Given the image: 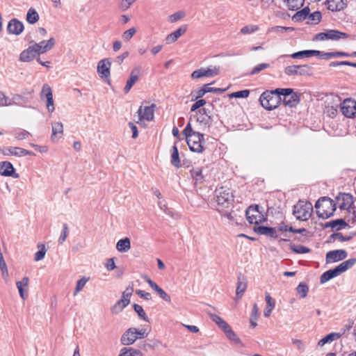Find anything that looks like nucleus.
I'll return each mask as SVG.
<instances>
[{
    "label": "nucleus",
    "mask_w": 356,
    "mask_h": 356,
    "mask_svg": "<svg viewBox=\"0 0 356 356\" xmlns=\"http://www.w3.org/2000/svg\"><path fill=\"white\" fill-rule=\"evenodd\" d=\"M37 54L38 53L31 44L21 52L19 60L22 62H30L35 58Z\"/></svg>",
    "instance_id": "obj_25"
},
{
    "label": "nucleus",
    "mask_w": 356,
    "mask_h": 356,
    "mask_svg": "<svg viewBox=\"0 0 356 356\" xmlns=\"http://www.w3.org/2000/svg\"><path fill=\"white\" fill-rule=\"evenodd\" d=\"M3 154L7 156H15L17 157H22L27 155H35L33 152L19 147H3Z\"/></svg>",
    "instance_id": "obj_15"
},
{
    "label": "nucleus",
    "mask_w": 356,
    "mask_h": 356,
    "mask_svg": "<svg viewBox=\"0 0 356 356\" xmlns=\"http://www.w3.org/2000/svg\"><path fill=\"white\" fill-rule=\"evenodd\" d=\"M197 121L203 123L204 125L210 127L212 122V118L209 115H206V116H204L200 114V117L197 118Z\"/></svg>",
    "instance_id": "obj_60"
},
{
    "label": "nucleus",
    "mask_w": 356,
    "mask_h": 356,
    "mask_svg": "<svg viewBox=\"0 0 356 356\" xmlns=\"http://www.w3.org/2000/svg\"><path fill=\"white\" fill-rule=\"evenodd\" d=\"M143 279L156 293H158L161 289V288L156 282L152 281L147 275H145Z\"/></svg>",
    "instance_id": "obj_58"
},
{
    "label": "nucleus",
    "mask_w": 356,
    "mask_h": 356,
    "mask_svg": "<svg viewBox=\"0 0 356 356\" xmlns=\"http://www.w3.org/2000/svg\"><path fill=\"white\" fill-rule=\"evenodd\" d=\"M280 97L284 106L296 107L300 102L299 95L291 88H280Z\"/></svg>",
    "instance_id": "obj_8"
},
{
    "label": "nucleus",
    "mask_w": 356,
    "mask_h": 356,
    "mask_svg": "<svg viewBox=\"0 0 356 356\" xmlns=\"http://www.w3.org/2000/svg\"><path fill=\"white\" fill-rule=\"evenodd\" d=\"M39 18L37 11L33 8H29L26 14V21L31 24H34L39 20Z\"/></svg>",
    "instance_id": "obj_36"
},
{
    "label": "nucleus",
    "mask_w": 356,
    "mask_h": 356,
    "mask_svg": "<svg viewBox=\"0 0 356 356\" xmlns=\"http://www.w3.org/2000/svg\"><path fill=\"white\" fill-rule=\"evenodd\" d=\"M315 208L319 218L327 219L334 214L337 207L334 200L322 197L316 202Z\"/></svg>",
    "instance_id": "obj_2"
},
{
    "label": "nucleus",
    "mask_w": 356,
    "mask_h": 356,
    "mask_svg": "<svg viewBox=\"0 0 356 356\" xmlns=\"http://www.w3.org/2000/svg\"><path fill=\"white\" fill-rule=\"evenodd\" d=\"M220 72V67L216 66H210L207 68H200L195 70L191 74L193 79H199L203 76L213 77L218 75Z\"/></svg>",
    "instance_id": "obj_13"
},
{
    "label": "nucleus",
    "mask_w": 356,
    "mask_h": 356,
    "mask_svg": "<svg viewBox=\"0 0 356 356\" xmlns=\"http://www.w3.org/2000/svg\"><path fill=\"white\" fill-rule=\"evenodd\" d=\"M348 34L335 29H327L325 32H321L314 36V41L334 40L346 39Z\"/></svg>",
    "instance_id": "obj_7"
},
{
    "label": "nucleus",
    "mask_w": 356,
    "mask_h": 356,
    "mask_svg": "<svg viewBox=\"0 0 356 356\" xmlns=\"http://www.w3.org/2000/svg\"><path fill=\"white\" fill-rule=\"evenodd\" d=\"M342 273L339 266H337L333 269L328 270L323 273L320 277V282L324 284L330 280L339 276Z\"/></svg>",
    "instance_id": "obj_24"
},
{
    "label": "nucleus",
    "mask_w": 356,
    "mask_h": 356,
    "mask_svg": "<svg viewBox=\"0 0 356 356\" xmlns=\"http://www.w3.org/2000/svg\"><path fill=\"white\" fill-rule=\"evenodd\" d=\"M330 226L332 228H335L337 230L345 228L347 226V223L343 219H337L332 220L329 223Z\"/></svg>",
    "instance_id": "obj_49"
},
{
    "label": "nucleus",
    "mask_w": 356,
    "mask_h": 356,
    "mask_svg": "<svg viewBox=\"0 0 356 356\" xmlns=\"http://www.w3.org/2000/svg\"><path fill=\"white\" fill-rule=\"evenodd\" d=\"M133 289L132 288H127L124 291H123L122 295V300H124V301H127V304L129 305L130 302V296L132 294Z\"/></svg>",
    "instance_id": "obj_62"
},
{
    "label": "nucleus",
    "mask_w": 356,
    "mask_h": 356,
    "mask_svg": "<svg viewBox=\"0 0 356 356\" xmlns=\"http://www.w3.org/2000/svg\"><path fill=\"white\" fill-rule=\"evenodd\" d=\"M326 7L332 12H337L343 10L347 5L346 0H326Z\"/></svg>",
    "instance_id": "obj_23"
},
{
    "label": "nucleus",
    "mask_w": 356,
    "mask_h": 356,
    "mask_svg": "<svg viewBox=\"0 0 356 356\" xmlns=\"http://www.w3.org/2000/svg\"><path fill=\"white\" fill-rule=\"evenodd\" d=\"M88 280L89 278L83 277L81 279L79 280L76 282V285L74 291V296L76 295L79 291H81L83 289Z\"/></svg>",
    "instance_id": "obj_53"
},
{
    "label": "nucleus",
    "mask_w": 356,
    "mask_h": 356,
    "mask_svg": "<svg viewBox=\"0 0 356 356\" xmlns=\"http://www.w3.org/2000/svg\"><path fill=\"white\" fill-rule=\"evenodd\" d=\"M156 108V104H152L150 106H140L138 110V121H152L154 118V111Z\"/></svg>",
    "instance_id": "obj_11"
},
{
    "label": "nucleus",
    "mask_w": 356,
    "mask_h": 356,
    "mask_svg": "<svg viewBox=\"0 0 356 356\" xmlns=\"http://www.w3.org/2000/svg\"><path fill=\"white\" fill-rule=\"evenodd\" d=\"M269 67V64L268 63H261L255 66L251 71L250 74L254 75L258 74L263 70H265Z\"/></svg>",
    "instance_id": "obj_61"
},
{
    "label": "nucleus",
    "mask_w": 356,
    "mask_h": 356,
    "mask_svg": "<svg viewBox=\"0 0 356 356\" xmlns=\"http://www.w3.org/2000/svg\"><path fill=\"white\" fill-rule=\"evenodd\" d=\"M296 291H297L298 294L300 296V297L301 298H304L307 295V293L309 291V288L307 284L301 282L298 285V286L296 288Z\"/></svg>",
    "instance_id": "obj_48"
},
{
    "label": "nucleus",
    "mask_w": 356,
    "mask_h": 356,
    "mask_svg": "<svg viewBox=\"0 0 356 356\" xmlns=\"http://www.w3.org/2000/svg\"><path fill=\"white\" fill-rule=\"evenodd\" d=\"M137 30L135 27L130 28L129 29L123 32L122 38L125 41H129L136 33Z\"/></svg>",
    "instance_id": "obj_55"
},
{
    "label": "nucleus",
    "mask_w": 356,
    "mask_h": 356,
    "mask_svg": "<svg viewBox=\"0 0 356 356\" xmlns=\"http://www.w3.org/2000/svg\"><path fill=\"white\" fill-rule=\"evenodd\" d=\"M247 289V280L241 273L238 276L237 287L236 295L238 298H241L245 291Z\"/></svg>",
    "instance_id": "obj_28"
},
{
    "label": "nucleus",
    "mask_w": 356,
    "mask_h": 356,
    "mask_svg": "<svg viewBox=\"0 0 356 356\" xmlns=\"http://www.w3.org/2000/svg\"><path fill=\"white\" fill-rule=\"evenodd\" d=\"M52 134L51 140H54V138L58 135H62L63 133V125L61 122H56L51 124Z\"/></svg>",
    "instance_id": "obj_41"
},
{
    "label": "nucleus",
    "mask_w": 356,
    "mask_h": 356,
    "mask_svg": "<svg viewBox=\"0 0 356 356\" xmlns=\"http://www.w3.org/2000/svg\"><path fill=\"white\" fill-rule=\"evenodd\" d=\"M55 44V39L49 38L48 40H42L40 42H34L32 46L38 55L44 54L51 50Z\"/></svg>",
    "instance_id": "obj_16"
},
{
    "label": "nucleus",
    "mask_w": 356,
    "mask_h": 356,
    "mask_svg": "<svg viewBox=\"0 0 356 356\" xmlns=\"http://www.w3.org/2000/svg\"><path fill=\"white\" fill-rule=\"evenodd\" d=\"M290 249L293 252L298 253V254L308 253L311 251V250L309 248H308L307 247L303 246V245L296 246L294 245H291L290 246Z\"/></svg>",
    "instance_id": "obj_51"
},
{
    "label": "nucleus",
    "mask_w": 356,
    "mask_h": 356,
    "mask_svg": "<svg viewBox=\"0 0 356 356\" xmlns=\"http://www.w3.org/2000/svg\"><path fill=\"white\" fill-rule=\"evenodd\" d=\"M157 294L159 296V297L166 302L170 303L171 302V297L163 289H161Z\"/></svg>",
    "instance_id": "obj_63"
},
{
    "label": "nucleus",
    "mask_w": 356,
    "mask_h": 356,
    "mask_svg": "<svg viewBox=\"0 0 356 356\" xmlns=\"http://www.w3.org/2000/svg\"><path fill=\"white\" fill-rule=\"evenodd\" d=\"M131 248V242L129 238L120 239L117 242L116 249L120 252H127Z\"/></svg>",
    "instance_id": "obj_31"
},
{
    "label": "nucleus",
    "mask_w": 356,
    "mask_h": 356,
    "mask_svg": "<svg viewBox=\"0 0 356 356\" xmlns=\"http://www.w3.org/2000/svg\"><path fill=\"white\" fill-rule=\"evenodd\" d=\"M187 144L192 152L201 153L204 150L203 144L204 143V135L200 133L191 136L186 139Z\"/></svg>",
    "instance_id": "obj_9"
},
{
    "label": "nucleus",
    "mask_w": 356,
    "mask_h": 356,
    "mask_svg": "<svg viewBox=\"0 0 356 356\" xmlns=\"http://www.w3.org/2000/svg\"><path fill=\"white\" fill-rule=\"evenodd\" d=\"M352 238H353V236H351V235L343 236V234L341 232L334 233V234H331L330 236V241L331 240H332L334 241H339L341 242L348 241H350Z\"/></svg>",
    "instance_id": "obj_44"
},
{
    "label": "nucleus",
    "mask_w": 356,
    "mask_h": 356,
    "mask_svg": "<svg viewBox=\"0 0 356 356\" xmlns=\"http://www.w3.org/2000/svg\"><path fill=\"white\" fill-rule=\"evenodd\" d=\"M147 336L145 329L138 330L136 327L129 328L122 335L120 341L124 346H129L133 344L137 339H142Z\"/></svg>",
    "instance_id": "obj_4"
},
{
    "label": "nucleus",
    "mask_w": 356,
    "mask_h": 356,
    "mask_svg": "<svg viewBox=\"0 0 356 356\" xmlns=\"http://www.w3.org/2000/svg\"><path fill=\"white\" fill-rule=\"evenodd\" d=\"M341 111L346 118L356 117V100L350 98L344 99L341 104Z\"/></svg>",
    "instance_id": "obj_10"
},
{
    "label": "nucleus",
    "mask_w": 356,
    "mask_h": 356,
    "mask_svg": "<svg viewBox=\"0 0 356 356\" xmlns=\"http://www.w3.org/2000/svg\"><path fill=\"white\" fill-rule=\"evenodd\" d=\"M111 62L109 58H104L100 60L97 63V71L99 76L103 79H107L110 77V68Z\"/></svg>",
    "instance_id": "obj_14"
},
{
    "label": "nucleus",
    "mask_w": 356,
    "mask_h": 356,
    "mask_svg": "<svg viewBox=\"0 0 356 356\" xmlns=\"http://www.w3.org/2000/svg\"><path fill=\"white\" fill-rule=\"evenodd\" d=\"M209 316L210 318L213 322H215L222 330L228 328V326H229V325L226 321H225L221 317L215 314H210Z\"/></svg>",
    "instance_id": "obj_37"
},
{
    "label": "nucleus",
    "mask_w": 356,
    "mask_h": 356,
    "mask_svg": "<svg viewBox=\"0 0 356 356\" xmlns=\"http://www.w3.org/2000/svg\"><path fill=\"white\" fill-rule=\"evenodd\" d=\"M250 91L248 90H243L232 92L229 95L231 98H246L248 97Z\"/></svg>",
    "instance_id": "obj_56"
},
{
    "label": "nucleus",
    "mask_w": 356,
    "mask_h": 356,
    "mask_svg": "<svg viewBox=\"0 0 356 356\" xmlns=\"http://www.w3.org/2000/svg\"><path fill=\"white\" fill-rule=\"evenodd\" d=\"M69 234L68 225L65 223L63 225V229L58 238V243L62 245L66 240Z\"/></svg>",
    "instance_id": "obj_54"
},
{
    "label": "nucleus",
    "mask_w": 356,
    "mask_h": 356,
    "mask_svg": "<svg viewBox=\"0 0 356 356\" xmlns=\"http://www.w3.org/2000/svg\"><path fill=\"white\" fill-rule=\"evenodd\" d=\"M313 207L310 202L299 201L293 207V215L298 220H308L312 213Z\"/></svg>",
    "instance_id": "obj_6"
},
{
    "label": "nucleus",
    "mask_w": 356,
    "mask_h": 356,
    "mask_svg": "<svg viewBox=\"0 0 356 356\" xmlns=\"http://www.w3.org/2000/svg\"><path fill=\"white\" fill-rule=\"evenodd\" d=\"M265 299L267 305L264 311V315L265 317H268L270 315L273 309L275 307V300L270 297V294L268 293H266L265 295Z\"/></svg>",
    "instance_id": "obj_30"
},
{
    "label": "nucleus",
    "mask_w": 356,
    "mask_h": 356,
    "mask_svg": "<svg viewBox=\"0 0 356 356\" xmlns=\"http://www.w3.org/2000/svg\"><path fill=\"white\" fill-rule=\"evenodd\" d=\"M29 284V278L28 277H24L21 281H17L16 282V286L18 289L19 296L24 300H26L28 298L27 293L25 292L24 288H28Z\"/></svg>",
    "instance_id": "obj_27"
},
{
    "label": "nucleus",
    "mask_w": 356,
    "mask_h": 356,
    "mask_svg": "<svg viewBox=\"0 0 356 356\" xmlns=\"http://www.w3.org/2000/svg\"><path fill=\"white\" fill-rule=\"evenodd\" d=\"M356 264V257L350 258L346 261H343L339 266L342 271L344 273L347 270L351 268Z\"/></svg>",
    "instance_id": "obj_45"
},
{
    "label": "nucleus",
    "mask_w": 356,
    "mask_h": 356,
    "mask_svg": "<svg viewBox=\"0 0 356 356\" xmlns=\"http://www.w3.org/2000/svg\"><path fill=\"white\" fill-rule=\"evenodd\" d=\"M38 248L39 249V250L36 252L34 255V260L35 261L42 260L47 252V249L44 244L39 243L38 245Z\"/></svg>",
    "instance_id": "obj_42"
},
{
    "label": "nucleus",
    "mask_w": 356,
    "mask_h": 356,
    "mask_svg": "<svg viewBox=\"0 0 356 356\" xmlns=\"http://www.w3.org/2000/svg\"><path fill=\"white\" fill-rule=\"evenodd\" d=\"M309 9L308 7H305L300 11H298L292 17V19L298 22L305 19L308 17Z\"/></svg>",
    "instance_id": "obj_38"
},
{
    "label": "nucleus",
    "mask_w": 356,
    "mask_h": 356,
    "mask_svg": "<svg viewBox=\"0 0 356 356\" xmlns=\"http://www.w3.org/2000/svg\"><path fill=\"white\" fill-rule=\"evenodd\" d=\"M24 28L23 23L15 18L10 20L7 26L8 33L16 35L21 34Z\"/></svg>",
    "instance_id": "obj_21"
},
{
    "label": "nucleus",
    "mask_w": 356,
    "mask_h": 356,
    "mask_svg": "<svg viewBox=\"0 0 356 356\" xmlns=\"http://www.w3.org/2000/svg\"><path fill=\"white\" fill-rule=\"evenodd\" d=\"M187 31V25L181 26L179 29L172 32L165 38L168 44L175 42L180 36L185 33Z\"/></svg>",
    "instance_id": "obj_26"
},
{
    "label": "nucleus",
    "mask_w": 356,
    "mask_h": 356,
    "mask_svg": "<svg viewBox=\"0 0 356 356\" xmlns=\"http://www.w3.org/2000/svg\"><path fill=\"white\" fill-rule=\"evenodd\" d=\"M280 92V88L264 92L259 98L261 106L269 111L276 108L282 102Z\"/></svg>",
    "instance_id": "obj_3"
},
{
    "label": "nucleus",
    "mask_w": 356,
    "mask_h": 356,
    "mask_svg": "<svg viewBox=\"0 0 356 356\" xmlns=\"http://www.w3.org/2000/svg\"><path fill=\"white\" fill-rule=\"evenodd\" d=\"M223 332L225 333L227 337L234 341V343H241L240 339L236 336V334L234 333V332L232 330V327L228 326V328H226L223 330Z\"/></svg>",
    "instance_id": "obj_46"
},
{
    "label": "nucleus",
    "mask_w": 356,
    "mask_h": 356,
    "mask_svg": "<svg viewBox=\"0 0 356 356\" xmlns=\"http://www.w3.org/2000/svg\"><path fill=\"white\" fill-rule=\"evenodd\" d=\"M0 175L4 177L18 178L19 174L15 172L13 164L9 161L0 162Z\"/></svg>",
    "instance_id": "obj_19"
},
{
    "label": "nucleus",
    "mask_w": 356,
    "mask_h": 356,
    "mask_svg": "<svg viewBox=\"0 0 356 356\" xmlns=\"http://www.w3.org/2000/svg\"><path fill=\"white\" fill-rule=\"evenodd\" d=\"M127 305V301L120 299L111 308V311L113 314H117Z\"/></svg>",
    "instance_id": "obj_39"
},
{
    "label": "nucleus",
    "mask_w": 356,
    "mask_h": 356,
    "mask_svg": "<svg viewBox=\"0 0 356 356\" xmlns=\"http://www.w3.org/2000/svg\"><path fill=\"white\" fill-rule=\"evenodd\" d=\"M309 22L312 24H316L321 19V13L318 11L314 12L308 15Z\"/></svg>",
    "instance_id": "obj_52"
},
{
    "label": "nucleus",
    "mask_w": 356,
    "mask_h": 356,
    "mask_svg": "<svg viewBox=\"0 0 356 356\" xmlns=\"http://www.w3.org/2000/svg\"><path fill=\"white\" fill-rule=\"evenodd\" d=\"M215 199L217 204L216 210L227 219L233 220L232 209L234 206V196L231 189L221 187L215 191Z\"/></svg>",
    "instance_id": "obj_1"
},
{
    "label": "nucleus",
    "mask_w": 356,
    "mask_h": 356,
    "mask_svg": "<svg viewBox=\"0 0 356 356\" xmlns=\"http://www.w3.org/2000/svg\"><path fill=\"white\" fill-rule=\"evenodd\" d=\"M136 0H122L120 3V8L123 10H126L135 2Z\"/></svg>",
    "instance_id": "obj_64"
},
{
    "label": "nucleus",
    "mask_w": 356,
    "mask_h": 356,
    "mask_svg": "<svg viewBox=\"0 0 356 356\" xmlns=\"http://www.w3.org/2000/svg\"><path fill=\"white\" fill-rule=\"evenodd\" d=\"M31 134L28 131L22 129H17L14 131L15 138L19 140L27 138Z\"/></svg>",
    "instance_id": "obj_47"
},
{
    "label": "nucleus",
    "mask_w": 356,
    "mask_h": 356,
    "mask_svg": "<svg viewBox=\"0 0 356 356\" xmlns=\"http://www.w3.org/2000/svg\"><path fill=\"white\" fill-rule=\"evenodd\" d=\"M341 334L337 332H332L322 338L318 342V345L320 346H324L325 343H331L338 339H339Z\"/></svg>",
    "instance_id": "obj_32"
},
{
    "label": "nucleus",
    "mask_w": 356,
    "mask_h": 356,
    "mask_svg": "<svg viewBox=\"0 0 356 356\" xmlns=\"http://www.w3.org/2000/svg\"><path fill=\"white\" fill-rule=\"evenodd\" d=\"M51 97H53L51 88L47 83H44L42 88L40 98L44 100V99H47Z\"/></svg>",
    "instance_id": "obj_40"
},
{
    "label": "nucleus",
    "mask_w": 356,
    "mask_h": 356,
    "mask_svg": "<svg viewBox=\"0 0 356 356\" xmlns=\"http://www.w3.org/2000/svg\"><path fill=\"white\" fill-rule=\"evenodd\" d=\"M259 27L257 25H247L241 29V33L243 34H250L257 31Z\"/></svg>",
    "instance_id": "obj_57"
},
{
    "label": "nucleus",
    "mask_w": 356,
    "mask_h": 356,
    "mask_svg": "<svg viewBox=\"0 0 356 356\" xmlns=\"http://www.w3.org/2000/svg\"><path fill=\"white\" fill-rule=\"evenodd\" d=\"M134 311L138 314V316L143 319L144 321L148 322L149 319L148 317L146 315V313L145 312L144 309H143L142 306L138 305V304H134L133 305Z\"/></svg>",
    "instance_id": "obj_50"
},
{
    "label": "nucleus",
    "mask_w": 356,
    "mask_h": 356,
    "mask_svg": "<svg viewBox=\"0 0 356 356\" xmlns=\"http://www.w3.org/2000/svg\"><path fill=\"white\" fill-rule=\"evenodd\" d=\"M254 231L259 234L265 235L270 238H277L278 237L275 227L261 225L254 227Z\"/></svg>",
    "instance_id": "obj_22"
},
{
    "label": "nucleus",
    "mask_w": 356,
    "mask_h": 356,
    "mask_svg": "<svg viewBox=\"0 0 356 356\" xmlns=\"http://www.w3.org/2000/svg\"><path fill=\"white\" fill-rule=\"evenodd\" d=\"M259 316V308L257 305L254 303L252 307V313L250 316V327L254 328L257 325V321Z\"/></svg>",
    "instance_id": "obj_43"
},
{
    "label": "nucleus",
    "mask_w": 356,
    "mask_h": 356,
    "mask_svg": "<svg viewBox=\"0 0 356 356\" xmlns=\"http://www.w3.org/2000/svg\"><path fill=\"white\" fill-rule=\"evenodd\" d=\"M170 161L172 165L176 168H179L181 166L178 148L176 145H175L172 148Z\"/></svg>",
    "instance_id": "obj_35"
},
{
    "label": "nucleus",
    "mask_w": 356,
    "mask_h": 356,
    "mask_svg": "<svg viewBox=\"0 0 356 356\" xmlns=\"http://www.w3.org/2000/svg\"><path fill=\"white\" fill-rule=\"evenodd\" d=\"M312 68L308 65H289L285 67L284 72L288 76L291 75H309Z\"/></svg>",
    "instance_id": "obj_12"
},
{
    "label": "nucleus",
    "mask_w": 356,
    "mask_h": 356,
    "mask_svg": "<svg viewBox=\"0 0 356 356\" xmlns=\"http://www.w3.org/2000/svg\"><path fill=\"white\" fill-rule=\"evenodd\" d=\"M190 174L195 184H202L205 181L202 175V170L199 167L192 168L190 170Z\"/></svg>",
    "instance_id": "obj_29"
},
{
    "label": "nucleus",
    "mask_w": 356,
    "mask_h": 356,
    "mask_svg": "<svg viewBox=\"0 0 356 356\" xmlns=\"http://www.w3.org/2000/svg\"><path fill=\"white\" fill-rule=\"evenodd\" d=\"M197 133V131L193 130L191 124L190 122L187 124V125L186 126L185 129L183 131V134L186 137V139H188V138L191 137V136H193Z\"/></svg>",
    "instance_id": "obj_59"
},
{
    "label": "nucleus",
    "mask_w": 356,
    "mask_h": 356,
    "mask_svg": "<svg viewBox=\"0 0 356 356\" xmlns=\"http://www.w3.org/2000/svg\"><path fill=\"white\" fill-rule=\"evenodd\" d=\"M355 202L354 197L348 193H339L334 198L336 207L337 206L340 210H346L348 213L353 214V207Z\"/></svg>",
    "instance_id": "obj_5"
},
{
    "label": "nucleus",
    "mask_w": 356,
    "mask_h": 356,
    "mask_svg": "<svg viewBox=\"0 0 356 356\" xmlns=\"http://www.w3.org/2000/svg\"><path fill=\"white\" fill-rule=\"evenodd\" d=\"M348 253L345 250H335L329 251L326 254V263H334L346 259Z\"/></svg>",
    "instance_id": "obj_18"
},
{
    "label": "nucleus",
    "mask_w": 356,
    "mask_h": 356,
    "mask_svg": "<svg viewBox=\"0 0 356 356\" xmlns=\"http://www.w3.org/2000/svg\"><path fill=\"white\" fill-rule=\"evenodd\" d=\"M140 66H136L132 70L129 79L127 80L126 86L124 88V91L125 93H127L138 81L139 75L140 74Z\"/></svg>",
    "instance_id": "obj_20"
},
{
    "label": "nucleus",
    "mask_w": 356,
    "mask_h": 356,
    "mask_svg": "<svg viewBox=\"0 0 356 356\" xmlns=\"http://www.w3.org/2000/svg\"><path fill=\"white\" fill-rule=\"evenodd\" d=\"M259 207L257 205L250 206L246 211L247 220L250 224H259L261 222V216L260 212L258 210Z\"/></svg>",
    "instance_id": "obj_17"
},
{
    "label": "nucleus",
    "mask_w": 356,
    "mask_h": 356,
    "mask_svg": "<svg viewBox=\"0 0 356 356\" xmlns=\"http://www.w3.org/2000/svg\"><path fill=\"white\" fill-rule=\"evenodd\" d=\"M118 356H143L140 350L133 348H122Z\"/></svg>",
    "instance_id": "obj_33"
},
{
    "label": "nucleus",
    "mask_w": 356,
    "mask_h": 356,
    "mask_svg": "<svg viewBox=\"0 0 356 356\" xmlns=\"http://www.w3.org/2000/svg\"><path fill=\"white\" fill-rule=\"evenodd\" d=\"M289 10H297L304 4L305 0H283Z\"/></svg>",
    "instance_id": "obj_34"
}]
</instances>
